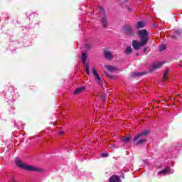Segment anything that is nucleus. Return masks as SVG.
Listing matches in <instances>:
<instances>
[{
    "mask_svg": "<svg viewBox=\"0 0 182 182\" xmlns=\"http://www.w3.org/2000/svg\"><path fill=\"white\" fill-rule=\"evenodd\" d=\"M138 33L139 36L141 38L140 42L137 41H132V46L135 50H139L140 48L147 45V42H149V33H147V30H140Z\"/></svg>",
    "mask_w": 182,
    "mask_h": 182,
    "instance_id": "nucleus-1",
    "label": "nucleus"
},
{
    "mask_svg": "<svg viewBox=\"0 0 182 182\" xmlns=\"http://www.w3.org/2000/svg\"><path fill=\"white\" fill-rule=\"evenodd\" d=\"M15 162L17 167H19V168H22L23 170H26L27 171H34L35 173H42V171H43V169L41 168L26 165V164L22 161L19 158H16Z\"/></svg>",
    "mask_w": 182,
    "mask_h": 182,
    "instance_id": "nucleus-2",
    "label": "nucleus"
},
{
    "mask_svg": "<svg viewBox=\"0 0 182 182\" xmlns=\"http://www.w3.org/2000/svg\"><path fill=\"white\" fill-rule=\"evenodd\" d=\"M149 133H150V132L149 130H146V131L139 134L138 135H136L134 138V142L135 143V144L136 146L143 144V143H144V141H146V139H141L139 140V139H140V137H143V136H147V134H149ZM137 140H139V141H137Z\"/></svg>",
    "mask_w": 182,
    "mask_h": 182,
    "instance_id": "nucleus-3",
    "label": "nucleus"
},
{
    "mask_svg": "<svg viewBox=\"0 0 182 182\" xmlns=\"http://www.w3.org/2000/svg\"><path fill=\"white\" fill-rule=\"evenodd\" d=\"M98 11H100V18H101V22L104 28L107 26V20L106 18V15H105V10L101 6H99Z\"/></svg>",
    "mask_w": 182,
    "mask_h": 182,
    "instance_id": "nucleus-4",
    "label": "nucleus"
},
{
    "mask_svg": "<svg viewBox=\"0 0 182 182\" xmlns=\"http://www.w3.org/2000/svg\"><path fill=\"white\" fill-rule=\"evenodd\" d=\"M87 59V54L85 53H82L81 56V60L84 65H85V72L87 76H90V71L89 70V64H86V60Z\"/></svg>",
    "mask_w": 182,
    "mask_h": 182,
    "instance_id": "nucleus-5",
    "label": "nucleus"
},
{
    "mask_svg": "<svg viewBox=\"0 0 182 182\" xmlns=\"http://www.w3.org/2000/svg\"><path fill=\"white\" fill-rule=\"evenodd\" d=\"M92 72L97 83H102V78L100 77V75H99V73H97V70H96V68H92Z\"/></svg>",
    "mask_w": 182,
    "mask_h": 182,
    "instance_id": "nucleus-6",
    "label": "nucleus"
},
{
    "mask_svg": "<svg viewBox=\"0 0 182 182\" xmlns=\"http://www.w3.org/2000/svg\"><path fill=\"white\" fill-rule=\"evenodd\" d=\"M124 31L127 35H129V36H134V31L130 27V26H127L124 28Z\"/></svg>",
    "mask_w": 182,
    "mask_h": 182,
    "instance_id": "nucleus-7",
    "label": "nucleus"
},
{
    "mask_svg": "<svg viewBox=\"0 0 182 182\" xmlns=\"http://www.w3.org/2000/svg\"><path fill=\"white\" fill-rule=\"evenodd\" d=\"M170 173H171V169H170L168 167H166L161 171H159L158 174H159V176H166V174H170Z\"/></svg>",
    "mask_w": 182,
    "mask_h": 182,
    "instance_id": "nucleus-8",
    "label": "nucleus"
},
{
    "mask_svg": "<svg viewBox=\"0 0 182 182\" xmlns=\"http://www.w3.org/2000/svg\"><path fill=\"white\" fill-rule=\"evenodd\" d=\"M104 54H105V58L108 59L109 60L113 59V53H112V52L107 50H105L104 51Z\"/></svg>",
    "mask_w": 182,
    "mask_h": 182,
    "instance_id": "nucleus-9",
    "label": "nucleus"
},
{
    "mask_svg": "<svg viewBox=\"0 0 182 182\" xmlns=\"http://www.w3.org/2000/svg\"><path fill=\"white\" fill-rule=\"evenodd\" d=\"M163 65H164V63L163 62L155 63L152 65V69L154 70H156V69H160V68H161Z\"/></svg>",
    "mask_w": 182,
    "mask_h": 182,
    "instance_id": "nucleus-10",
    "label": "nucleus"
},
{
    "mask_svg": "<svg viewBox=\"0 0 182 182\" xmlns=\"http://www.w3.org/2000/svg\"><path fill=\"white\" fill-rule=\"evenodd\" d=\"M109 182H120V177L116 176V175H112L109 178Z\"/></svg>",
    "mask_w": 182,
    "mask_h": 182,
    "instance_id": "nucleus-11",
    "label": "nucleus"
},
{
    "mask_svg": "<svg viewBox=\"0 0 182 182\" xmlns=\"http://www.w3.org/2000/svg\"><path fill=\"white\" fill-rule=\"evenodd\" d=\"M105 68H106V69H107V70L111 73L116 72V70H117L116 67L112 65H105Z\"/></svg>",
    "mask_w": 182,
    "mask_h": 182,
    "instance_id": "nucleus-12",
    "label": "nucleus"
},
{
    "mask_svg": "<svg viewBox=\"0 0 182 182\" xmlns=\"http://www.w3.org/2000/svg\"><path fill=\"white\" fill-rule=\"evenodd\" d=\"M85 90V87H80L79 88H77L75 90V92H74V95H80V93H82V92H84Z\"/></svg>",
    "mask_w": 182,
    "mask_h": 182,
    "instance_id": "nucleus-13",
    "label": "nucleus"
},
{
    "mask_svg": "<svg viewBox=\"0 0 182 182\" xmlns=\"http://www.w3.org/2000/svg\"><path fill=\"white\" fill-rule=\"evenodd\" d=\"M141 28H144V22L138 21L136 23V29H140Z\"/></svg>",
    "mask_w": 182,
    "mask_h": 182,
    "instance_id": "nucleus-14",
    "label": "nucleus"
},
{
    "mask_svg": "<svg viewBox=\"0 0 182 182\" xmlns=\"http://www.w3.org/2000/svg\"><path fill=\"white\" fill-rule=\"evenodd\" d=\"M132 52H133V48H132V47H127V49L125 50V53L127 55H130Z\"/></svg>",
    "mask_w": 182,
    "mask_h": 182,
    "instance_id": "nucleus-15",
    "label": "nucleus"
},
{
    "mask_svg": "<svg viewBox=\"0 0 182 182\" xmlns=\"http://www.w3.org/2000/svg\"><path fill=\"white\" fill-rule=\"evenodd\" d=\"M168 72H169V70H168V69H166V70H165V72L164 73V80H168V77L167 76V75H168Z\"/></svg>",
    "mask_w": 182,
    "mask_h": 182,
    "instance_id": "nucleus-16",
    "label": "nucleus"
},
{
    "mask_svg": "<svg viewBox=\"0 0 182 182\" xmlns=\"http://www.w3.org/2000/svg\"><path fill=\"white\" fill-rule=\"evenodd\" d=\"M143 75H144V73H134L132 74V76H134V77H137L139 76H143Z\"/></svg>",
    "mask_w": 182,
    "mask_h": 182,
    "instance_id": "nucleus-17",
    "label": "nucleus"
},
{
    "mask_svg": "<svg viewBox=\"0 0 182 182\" xmlns=\"http://www.w3.org/2000/svg\"><path fill=\"white\" fill-rule=\"evenodd\" d=\"M121 140L124 143H129V141H130V138H129L128 136H125V137L122 138Z\"/></svg>",
    "mask_w": 182,
    "mask_h": 182,
    "instance_id": "nucleus-18",
    "label": "nucleus"
},
{
    "mask_svg": "<svg viewBox=\"0 0 182 182\" xmlns=\"http://www.w3.org/2000/svg\"><path fill=\"white\" fill-rule=\"evenodd\" d=\"M166 50V45L162 44L159 46V51L163 52V50Z\"/></svg>",
    "mask_w": 182,
    "mask_h": 182,
    "instance_id": "nucleus-19",
    "label": "nucleus"
},
{
    "mask_svg": "<svg viewBox=\"0 0 182 182\" xmlns=\"http://www.w3.org/2000/svg\"><path fill=\"white\" fill-rule=\"evenodd\" d=\"M182 31L181 29H178L175 31L174 35H176V36H178V35H181Z\"/></svg>",
    "mask_w": 182,
    "mask_h": 182,
    "instance_id": "nucleus-20",
    "label": "nucleus"
},
{
    "mask_svg": "<svg viewBox=\"0 0 182 182\" xmlns=\"http://www.w3.org/2000/svg\"><path fill=\"white\" fill-rule=\"evenodd\" d=\"M102 157H107V156H109V154L107 153H104L101 154Z\"/></svg>",
    "mask_w": 182,
    "mask_h": 182,
    "instance_id": "nucleus-21",
    "label": "nucleus"
},
{
    "mask_svg": "<svg viewBox=\"0 0 182 182\" xmlns=\"http://www.w3.org/2000/svg\"><path fill=\"white\" fill-rule=\"evenodd\" d=\"M58 134H59L60 136H62V134H63V132L60 131V132H58Z\"/></svg>",
    "mask_w": 182,
    "mask_h": 182,
    "instance_id": "nucleus-22",
    "label": "nucleus"
},
{
    "mask_svg": "<svg viewBox=\"0 0 182 182\" xmlns=\"http://www.w3.org/2000/svg\"><path fill=\"white\" fill-rule=\"evenodd\" d=\"M110 148H111L112 150H114V149H116V147H114V145L111 146Z\"/></svg>",
    "mask_w": 182,
    "mask_h": 182,
    "instance_id": "nucleus-23",
    "label": "nucleus"
},
{
    "mask_svg": "<svg viewBox=\"0 0 182 182\" xmlns=\"http://www.w3.org/2000/svg\"><path fill=\"white\" fill-rule=\"evenodd\" d=\"M86 48L87 49H90V46H89L88 44H86Z\"/></svg>",
    "mask_w": 182,
    "mask_h": 182,
    "instance_id": "nucleus-24",
    "label": "nucleus"
},
{
    "mask_svg": "<svg viewBox=\"0 0 182 182\" xmlns=\"http://www.w3.org/2000/svg\"><path fill=\"white\" fill-rule=\"evenodd\" d=\"M146 50H147V48H145L144 49V52L146 53Z\"/></svg>",
    "mask_w": 182,
    "mask_h": 182,
    "instance_id": "nucleus-25",
    "label": "nucleus"
},
{
    "mask_svg": "<svg viewBox=\"0 0 182 182\" xmlns=\"http://www.w3.org/2000/svg\"><path fill=\"white\" fill-rule=\"evenodd\" d=\"M171 38H174V35H172V36H171Z\"/></svg>",
    "mask_w": 182,
    "mask_h": 182,
    "instance_id": "nucleus-26",
    "label": "nucleus"
}]
</instances>
